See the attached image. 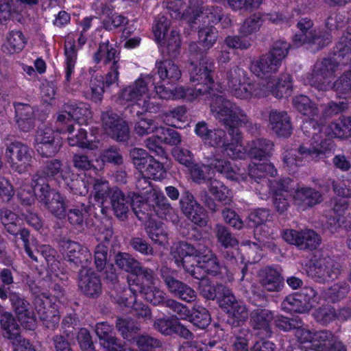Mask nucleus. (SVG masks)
<instances>
[{
	"label": "nucleus",
	"mask_w": 351,
	"mask_h": 351,
	"mask_svg": "<svg viewBox=\"0 0 351 351\" xmlns=\"http://www.w3.org/2000/svg\"><path fill=\"white\" fill-rule=\"evenodd\" d=\"M215 99L210 104V110L216 119L228 130L230 141L226 133L221 129H215L210 134L207 143L213 147H222L228 156L234 159H241L245 156V150L243 146V136L240 127L247 130L253 128L247 116L238 106L210 92Z\"/></svg>",
	"instance_id": "f257e3e1"
},
{
	"label": "nucleus",
	"mask_w": 351,
	"mask_h": 351,
	"mask_svg": "<svg viewBox=\"0 0 351 351\" xmlns=\"http://www.w3.org/2000/svg\"><path fill=\"white\" fill-rule=\"evenodd\" d=\"M206 159V165L195 164L190 167L191 177L197 183L201 184L209 182V180L211 179L207 173L209 168L215 169L217 172L232 180L241 181L244 180L246 178L240 168L232 166L229 161L220 159L216 156H208Z\"/></svg>",
	"instance_id": "f03ea898"
},
{
	"label": "nucleus",
	"mask_w": 351,
	"mask_h": 351,
	"mask_svg": "<svg viewBox=\"0 0 351 351\" xmlns=\"http://www.w3.org/2000/svg\"><path fill=\"white\" fill-rule=\"evenodd\" d=\"M317 131L319 129L314 128L312 136H309L311 139L301 145L298 150L285 151L283 161L288 167L293 169L300 165L304 159L317 160L324 157L323 140Z\"/></svg>",
	"instance_id": "7ed1b4c3"
},
{
	"label": "nucleus",
	"mask_w": 351,
	"mask_h": 351,
	"mask_svg": "<svg viewBox=\"0 0 351 351\" xmlns=\"http://www.w3.org/2000/svg\"><path fill=\"white\" fill-rule=\"evenodd\" d=\"M165 3L167 9L173 12L171 15L175 19L190 17V22L202 23L204 25L215 24L221 19L219 8H199L191 4L189 10H185L181 0H167Z\"/></svg>",
	"instance_id": "20e7f679"
},
{
	"label": "nucleus",
	"mask_w": 351,
	"mask_h": 351,
	"mask_svg": "<svg viewBox=\"0 0 351 351\" xmlns=\"http://www.w3.org/2000/svg\"><path fill=\"white\" fill-rule=\"evenodd\" d=\"M202 251V245L200 244L195 247L186 242H180L171 247V256L178 267H182L195 278H199L197 271L200 267Z\"/></svg>",
	"instance_id": "39448f33"
},
{
	"label": "nucleus",
	"mask_w": 351,
	"mask_h": 351,
	"mask_svg": "<svg viewBox=\"0 0 351 351\" xmlns=\"http://www.w3.org/2000/svg\"><path fill=\"white\" fill-rule=\"evenodd\" d=\"M159 80L151 75H142L135 82V88H147L154 86L160 88L165 85L173 84L181 76L178 66L170 60L160 61L156 64Z\"/></svg>",
	"instance_id": "423d86ee"
},
{
	"label": "nucleus",
	"mask_w": 351,
	"mask_h": 351,
	"mask_svg": "<svg viewBox=\"0 0 351 351\" xmlns=\"http://www.w3.org/2000/svg\"><path fill=\"white\" fill-rule=\"evenodd\" d=\"M251 71L260 79L267 82L269 88H290L292 86L291 77L289 74H282L277 80L273 79L278 66L274 65L269 57L262 56L260 59L252 62Z\"/></svg>",
	"instance_id": "0eeeda50"
},
{
	"label": "nucleus",
	"mask_w": 351,
	"mask_h": 351,
	"mask_svg": "<svg viewBox=\"0 0 351 351\" xmlns=\"http://www.w3.org/2000/svg\"><path fill=\"white\" fill-rule=\"evenodd\" d=\"M341 271L340 265L332 258L318 254L315 256L308 273L317 281L326 282L337 278Z\"/></svg>",
	"instance_id": "6e6552de"
},
{
	"label": "nucleus",
	"mask_w": 351,
	"mask_h": 351,
	"mask_svg": "<svg viewBox=\"0 0 351 351\" xmlns=\"http://www.w3.org/2000/svg\"><path fill=\"white\" fill-rule=\"evenodd\" d=\"M5 157L11 169L19 173L27 171L32 160L28 146L17 141L7 146Z\"/></svg>",
	"instance_id": "1a4fd4ad"
},
{
	"label": "nucleus",
	"mask_w": 351,
	"mask_h": 351,
	"mask_svg": "<svg viewBox=\"0 0 351 351\" xmlns=\"http://www.w3.org/2000/svg\"><path fill=\"white\" fill-rule=\"evenodd\" d=\"M282 237L285 241L297 246L300 250L315 249L321 242L320 237L315 231L310 229L301 231L287 229L283 230Z\"/></svg>",
	"instance_id": "9d476101"
},
{
	"label": "nucleus",
	"mask_w": 351,
	"mask_h": 351,
	"mask_svg": "<svg viewBox=\"0 0 351 351\" xmlns=\"http://www.w3.org/2000/svg\"><path fill=\"white\" fill-rule=\"evenodd\" d=\"M102 126L106 133L111 138L119 141H125L129 137V128L120 117L107 110L101 114Z\"/></svg>",
	"instance_id": "9b49d317"
},
{
	"label": "nucleus",
	"mask_w": 351,
	"mask_h": 351,
	"mask_svg": "<svg viewBox=\"0 0 351 351\" xmlns=\"http://www.w3.org/2000/svg\"><path fill=\"white\" fill-rule=\"evenodd\" d=\"M9 298L21 325L27 330H33L36 319L29 310V303L20 293L15 291L8 293Z\"/></svg>",
	"instance_id": "f8f14e48"
},
{
	"label": "nucleus",
	"mask_w": 351,
	"mask_h": 351,
	"mask_svg": "<svg viewBox=\"0 0 351 351\" xmlns=\"http://www.w3.org/2000/svg\"><path fill=\"white\" fill-rule=\"evenodd\" d=\"M168 27V21L162 18L156 21L153 27V32L156 40L161 46L167 47L169 52H173L180 47V34L175 30H172L169 34Z\"/></svg>",
	"instance_id": "ddd939ff"
},
{
	"label": "nucleus",
	"mask_w": 351,
	"mask_h": 351,
	"mask_svg": "<svg viewBox=\"0 0 351 351\" xmlns=\"http://www.w3.org/2000/svg\"><path fill=\"white\" fill-rule=\"evenodd\" d=\"M319 121H321L320 124H318L317 122L315 123L314 121L305 123L302 126V130L308 136H312V133L314 132V128H319V131H317V132L323 140V145L325 151L326 149L325 146L326 141L324 139L322 134L324 133V134L328 137L340 138H345L344 127H343L341 118L336 121L331 122L327 125H322V117H319Z\"/></svg>",
	"instance_id": "4468645a"
},
{
	"label": "nucleus",
	"mask_w": 351,
	"mask_h": 351,
	"mask_svg": "<svg viewBox=\"0 0 351 351\" xmlns=\"http://www.w3.org/2000/svg\"><path fill=\"white\" fill-rule=\"evenodd\" d=\"M131 291L144 293L156 285V276L150 268L141 266L138 271L128 278Z\"/></svg>",
	"instance_id": "2eb2a0df"
},
{
	"label": "nucleus",
	"mask_w": 351,
	"mask_h": 351,
	"mask_svg": "<svg viewBox=\"0 0 351 351\" xmlns=\"http://www.w3.org/2000/svg\"><path fill=\"white\" fill-rule=\"evenodd\" d=\"M75 36L73 34H69L66 37L64 45L65 56V73L67 81L71 80L74 73L75 66L77 59V49L82 47L86 43L87 38L82 32L77 38V47L75 44Z\"/></svg>",
	"instance_id": "dca6fc26"
},
{
	"label": "nucleus",
	"mask_w": 351,
	"mask_h": 351,
	"mask_svg": "<svg viewBox=\"0 0 351 351\" xmlns=\"http://www.w3.org/2000/svg\"><path fill=\"white\" fill-rule=\"evenodd\" d=\"M291 183V179L287 178L274 180L269 186V189L274 194V205L280 213H284L289 206Z\"/></svg>",
	"instance_id": "f3484780"
},
{
	"label": "nucleus",
	"mask_w": 351,
	"mask_h": 351,
	"mask_svg": "<svg viewBox=\"0 0 351 351\" xmlns=\"http://www.w3.org/2000/svg\"><path fill=\"white\" fill-rule=\"evenodd\" d=\"M312 22L307 19H302L298 23L299 32L294 35L293 38V43L295 46H301L305 43H313L319 47L328 43L329 38L324 39L317 36L315 31L311 29Z\"/></svg>",
	"instance_id": "a211bd4d"
},
{
	"label": "nucleus",
	"mask_w": 351,
	"mask_h": 351,
	"mask_svg": "<svg viewBox=\"0 0 351 351\" xmlns=\"http://www.w3.org/2000/svg\"><path fill=\"white\" fill-rule=\"evenodd\" d=\"M184 215L195 224L201 227L207 224L208 216L205 209L194 199L192 195H186L180 201Z\"/></svg>",
	"instance_id": "6ab92c4d"
},
{
	"label": "nucleus",
	"mask_w": 351,
	"mask_h": 351,
	"mask_svg": "<svg viewBox=\"0 0 351 351\" xmlns=\"http://www.w3.org/2000/svg\"><path fill=\"white\" fill-rule=\"evenodd\" d=\"M311 346L315 351H346L341 341L329 330L314 332Z\"/></svg>",
	"instance_id": "aec40b11"
},
{
	"label": "nucleus",
	"mask_w": 351,
	"mask_h": 351,
	"mask_svg": "<svg viewBox=\"0 0 351 351\" xmlns=\"http://www.w3.org/2000/svg\"><path fill=\"white\" fill-rule=\"evenodd\" d=\"M269 128L278 136L287 138L293 130L291 117L286 111L272 110L269 114Z\"/></svg>",
	"instance_id": "412c9836"
},
{
	"label": "nucleus",
	"mask_w": 351,
	"mask_h": 351,
	"mask_svg": "<svg viewBox=\"0 0 351 351\" xmlns=\"http://www.w3.org/2000/svg\"><path fill=\"white\" fill-rule=\"evenodd\" d=\"M78 286L87 296L98 297L101 293L99 276L91 269H82L80 271Z\"/></svg>",
	"instance_id": "4be33fe9"
},
{
	"label": "nucleus",
	"mask_w": 351,
	"mask_h": 351,
	"mask_svg": "<svg viewBox=\"0 0 351 351\" xmlns=\"http://www.w3.org/2000/svg\"><path fill=\"white\" fill-rule=\"evenodd\" d=\"M199 280L198 282L197 289L199 294L206 300H215L216 298H219V302L223 300L226 297L230 296V289L222 284H212L211 281L207 278H202L199 275Z\"/></svg>",
	"instance_id": "5701e85b"
},
{
	"label": "nucleus",
	"mask_w": 351,
	"mask_h": 351,
	"mask_svg": "<svg viewBox=\"0 0 351 351\" xmlns=\"http://www.w3.org/2000/svg\"><path fill=\"white\" fill-rule=\"evenodd\" d=\"M274 320V313L266 308H256L250 313L251 326L253 329L258 330L260 334L265 336L271 335V325Z\"/></svg>",
	"instance_id": "b1692460"
},
{
	"label": "nucleus",
	"mask_w": 351,
	"mask_h": 351,
	"mask_svg": "<svg viewBox=\"0 0 351 351\" xmlns=\"http://www.w3.org/2000/svg\"><path fill=\"white\" fill-rule=\"evenodd\" d=\"M66 245L68 261L83 269L91 263L92 256L87 247L74 241H68Z\"/></svg>",
	"instance_id": "393cba45"
},
{
	"label": "nucleus",
	"mask_w": 351,
	"mask_h": 351,
	"mask_svg": "<svg viewBox=\"0 0 351 351\" xmlns=\"http://www.w3.org/2000/svg\"><path fill=\"white\" fill-rule=\"evenodd\" d=\"M15 120L18 128L23 132H27L34 127V110L27 104L14 103Z\"/></svg>",
	"instance_id": "a878e982"
},
{
	"label": "nucleus",
	"mask_w": 351,
	"mask_h": 351,
	"mask_svg": "<svg viewBox=\"0 0 351 351\" xmlns=\"http://www.w3.org/2000/svg\"><path fill=\"white\" fill-rule=\"evenodd\" d=\"M249 176L250 178L254 180V182L257 184H261V186H265L266 190L269 188L271 182L267 178L268 175L274 176L276 173V170L274 167L267 162L258 163V164H250L249 165Z\"/></svg>",
	"instance_id": "bb28decb"
},
{
	"label": "nucleus",
	"mask_w": 351,
	"mask_h": 351,
	"mask_svg": "<svg viewBox=\"0 0 351 351\" xmlns=\"http://www.w3.org/2000/svg\"><path fill=\"white\" fill-rule=\"evenodd\" d=\"M94 60L96 62H103L110 64V66H119L120 60L119 51L116 46L112 45L108 40L100 43L97 51L94 54Z\"/></svg>",
	"instance_id": "cd10ccee"
},
{
	"label": "nucleus",
	"mask_w": 351,
	"mask_h": 351,
	"mask_svg": "<svg viewBox=\"0 0 351 351\" xmlns=\"http://www.w3.org/2000/svg\"><path fill=\"white\" fill-rule=\"evenodd\" d=\"M95 332L106 351H116L120 347V341L113 335L112 326L106 322L97 324Z\"/></svg>",
	"instance_id": "c85d7f7f"
},
{
	"label": "nucleus",
	"mask_w": 351,
	"mask_h": 351,
	"mask_svg": "<svg viewBox=\"0 0 351 351\" xmlns=\"http://www.w3.org/2000/svg\"><path fill=\"white\" fill-rule=\"evenodd\" d=\"M274 145V143L269 139L256 138L247 143V149L251 158L263 160L271 156Z\"/></svg>",
	"instance_id": "c756f323"
},
{
	"label": "nucleus",
	"mask_w": 351,
	"mask_h": 351,
	"mask_svg": "<svg viewBox=\"0 0 351 351\" xmlns=\"http://www.w3.org/2000/svg\"><path fill=\"white\" fill-rule=\"evenodd\" d=\"M295 203L304 208L311 207L322 200L321 193L311 187L298 188L293 195Z\"/></svg>",
	"instance_id": "7c9ffc66"
},
{
	"label": "nucleus",
	"mask_w": 351,
	"mask_h": 351,
	"mask_svg": "<svg viewBox=\"0 0 351 351\" xmlns=\"http://www.w3.org/2000/svg\"><path fill=\"white\" fill-rule=\"evenodd\" d=\"M329 65H330V63L328 60L317 62L315 64V71L307 85L311 86H329L334 79L332 69L328 68Z\"/></svg>",
	"instance_id": "2f4dec72"
},
{
	"label": "nucleus",
	"mask_w": 351,
	"mask_h": 351,
	"mask_svg": "<svg viewBox=\"0 0 351 351\" xmlns=\"http://www.w3.org/2000/svg\"><path fill=\"white\" fill-rule=\"evenodd\" d=\"M74 126L72 124L66 127L65 131L68 132V143L71 146H78L82 148H87L91 150L97 149L99 147V142L87 139L86 132L82 128H79L76 134L74 132Z\"/></svg>",
	"instance_id": "473e14b6"
},
{
	"label": "nucleus",
	"mask_w": 351,
	"mask_h": 351,
	"mask_svg": "<svg viewBox=\"0 0 351 351\" xmlns=\"http://www.w3.org/2000/svg\"><path fill=\"white\" fill-rule=\"evenodd\" d=\"M292 103L298 112L311 119L309 122H317V119L320 117H319V109L308 97L303 95L295 96Z\"/></svg>",
	"instance_id": "72a5a7b5"
},
{
	"label": "nucleus",
	"mask_w": 351,
	"mask_h": 351,
	"mask_svg": "<svg viewBox=\"0 0 351 351\" xmlns=\"http://www.w3.org/2000/svg\"><path fill=\"white\" fill-rule=\"evenodd\" d=\"M230 296L232 298H223L220 302V306L228 309V312L230 316H232L237 322H243L248 317V312L246 306L241 302L238 301L233 295L232 291H230Z\"/></svg>",
	"instance_id": "f704fd0d"
},
{
	"label": "nucleus",
	"mask_w": 351,
	"mask_h": 351,
	"mask_svg": "<svg viewBox=\"0 0 351 351\" xmlns=\"http://www.w3.org/2000/svg\"><path fill=\"white\" fill-rule=\"evenodd\" d=\"M178 90V99H182L187 101H193L197 98L202 97L203 99L208 101L209 105L215 100L210 92L215 93V96L224 98L220 89H174Z\"/></svg>",
	"instance_id": "c9c22d12"
},
{
	"label": "nucleus",
	"mask_w": 351,
	"mask_h": 351,
	"mask_svg": "<svg viewBox=\"0 0 351 351\" xmlns=\"http://www.w3.org/2000/svg\"><path fill=\"white\" fill-rule=\"evenodd\" d=\"M110 199L116 217L121 220H125L129 211V197H126L120 189L115 188L112 191Z\"/></svg>",
	"instance_id": "e433bc0d"
},
{
	"label": "nucleus",
	"mask_w": 351,
	"mask_h": 351,
	"mask_svg": "<svg viewBox=\"0 0 351 351\" xmlns=\"http://www.w3.org/2000/svg\"><path fill=\"white\" fill-rule=\"evenodd\" d=\"M260 283L268 291H279L283 285L280 273L272 268H266L261 274Z\"/></svg>",
	"instance_id": "4c0bfd02"
},
{
	"label": "nucleus",
	"mask_w": 351,
	"mask_h": 351,
	"mask_svg": "<svg viewBox=\"0 0 351 351\" xmlns=\"http://www.w3.org/2000/svg\"><path fill=\"white\" fill-rule=\"evenodd\" d=\"M64 109L72 119L81 123H86L91 117V112L87 104L71 102L64 105Z\"/></svg>",
	"instance_id": "58836bf2"
},
{
	"label": "nucleus",
	"mask_w": 351,
	"mask_h": 351,
	"mask_svg": "<svg viewBox=\"0 0 351 351\" xmlns=\"http://www.w3.org/2000/svg\"><path fill=\"white\" fill-rule=\"evenodd\" d=\"M208 191L214 198L224 204L232 201L231 191L220 181L210 179L207 184Z\"/></svg>",
	"instance_id": "ea45409f"
},
{
	"label": "nucleus",
	"mask_w": 351,
	"mask_h": 351,
	"mask_svg": "<svg viewBox=\"0 0 351 351\" xmlns=\"http://www.w3.org/2000/svg\"><path fill=\"white\" fill-rule=\"evenodd\" d=\"M45 205L55 216L60 218L65 215V202L61 195L53 190L47 191L45 195Z\"/></svg>",
	"instance_id": "a19ab883"
},
{
	"label": "nucleus",
	"mask_w": 351,
	"mask_h": 351,
	"mask_svg": "<svg viewBox=\"0 0 351 351\" xmlns=\"http://www.w3.org/2000/svg\"><path fill=\"white\" fill-rule=\"evenodd\" d=\"M149 90L148 95H150L143 99V106L145 107L147 110L152 111V106L155 104L159 105L156 101H152V99H156L158 97L160 99H178V90L174 89H147Z\"/></svg>",
	"instance_id": "79ce46f5"
},
{
	"label": "nucleus",
	"mask_w": 351,
	"mask_h": 351,
	"mask_svg": "<svg viewBox=\"0 0 351 351\" xmlns=\"http://www.w3.org/2000/svg\"><path fill=\"white\" fill-rule=\"evenodd\" d=\"M214 64L212 62L208 61L206 58L201 59L199 62V68L195 69L191 73V79L192 81L202 82L206 85L212 84L213 79L211 77V72L213 70Z\"/></svg>",
	"instance_id": "37998d69"
},
{
	"label": "nucleus",
	"mask_w": 351,
	"mask_h": 351,
	"mask_svg": "<svg viewBox=\"0 0 351 351\" xmlns=\"http://www.w3.org/2000/svg\"><path fill=\"white\" fill-rule=\"evenodd\" d=\"M26 44V40L20 31H11L6 36L3 45L4 51L12 54L21 51Z\"/></svg>",
	"instance_id": "c03bdc74"
},
{
	"label": "nucleus",
	"mask_w": 351,
	"mask_h": 351,
	"mask_svg": "<svg viewBox=\"0 0 351 351\" xmlns=\"http://www.w3.org/2000/svg\"><path fill=\"white\" fill-rule=\"evenodd\" d=\"M200 269H203L208 274L216 275L221 269V265L217 256L208 247L202 245L200 253Z\"/></svg>",
	"instance_id": "a18cd8bd"
},
{
	"label": "nucleus",
	"mask_w": 351,
	"mask_h": 351,
	"mask_svg": "<svg viewBox=\"0 0 351 351\" xmlns=\"http://www.w3.org/2000/svg\"><path fill=\"white\" fill-rule=\"evenodd\" d=\"M168 290L175 297L189 303L194 302L197 298L195 290L178 280Z\"/></svg>",
	"instance_id": "49530a36"
},
{
	"label": "nucleus",
	"mask_w": 351,
	"mask_h": 351,
	"mask_svg": "<svg viewBox=\"0 0 351 351\" xmlns=\"http://www.w3.org/2000/svg\"><path fill=\"white\" fill-rule=\"evenodd\" d=\"M149 237L155 243L165 245L168 243V235L161 223L149 221L146 229Z\"/></svg>",
	"instance_id": "de8ad7c7"
},
{
	"label": "nucleus",
	"mask_w": 351,
	"mask_h": 351,
	"mask_svg": "<svg viewBox=\"0 0 351 351\" xmlns=\"http://www.w3.org/2000/svg\"><path fill=\"white\" fill-rule=\"evenodd\" d=\"M115 263L120 269L130 272L132 275L141 266L137 260L127 253H118L115 256Z\"/></svg>",
	"instance_id": "09e8293b"
},
{
	"label": "nucleus",
	"mask_w": 351,
	"mask_h": 351,
	"mask_svg": "<svg viewBox=\"0 0 351 351\" xmlns=\"http://www.w3.org/2000/svg\"><path fill=\"white\" fill-rule=\"evenodd\" d=\"M0 324L6 332V337L9 339H16L21 334V330L16 320L10 313H4L1 315Z\"/></svg>",
	"instance_id": "8fccbe9b"
},
{
	"label": "nucleus",
	"mask_w": 351,
	"mask_h": 351,
	"mask_svg": "<svg viewBox=\"0 0 351 351\" xmlns=\"http://www.w3.org/2000/svg\"><path fill=\"white\" fill-rule=\"evenodd\" d=\"M153 195L149 201L152 202L153 205L156 206V211L160 217H166L167 215L173 211V208L161 191L154 192Z\"/></svg>",
	"instance_id": "3c124183"
},
{
	"label": "nucleus",
	"mask_w": 351,
	"mask_h": 351,
	"mask_svg": "<svg viewBox=\"0 0 351 351\" xmlns=\"http://www.w3.org/2000/svg\"><path fill=\"white\" fill-rule=\"evenodd\" d=\"M115 188H111L108 182L105 180L96 179L93 185L95 199L103 204L108 198L110 199L112 191Z\"/></svg>",
	"instance_id": "603ef678"
},
{
	"label": "nucleus",
	"mask_w": 351,
	"mask_h": 351,
	"mask_svg": "<svg viewBox=\"0 0 351 351\" xmlns=\"http://www.w3.org/2000/svg\"><path fill=\"white\" fill-rule=\"evenodd\" d=\"M215 234L217 241L224 247H234L238 244V241L228 230L221 224H217L215 228Z\"/></svg>",
	"instance_id": "864d4df0"
},
{
	"label": "nucleus",
	"mask_w": 351,
	"mask_h": 351,
	"mask_svg": "<svg viewBox=\"0 0 351 351\" xmlns=\"http://www.w3.org/2000/svg\"><path fill=\"white\" fill-rule=\"evenodd\" d=\"M302 298L300 293L289 295L282 302V308L289 313H305L306 310L302 302Z\"/></svg>",
	"instance_id": "5fc2aeb1"
},
{
	"label": "nucleus",
	"mask_w": 351,
	"mask_h": 351,
	"mask_svg": "<svg viewBox=\"0 0 351 351\" xmlns=\"http://www.w3.org/2000/svg\"><path fill=\"white\" fill-rule=\"evenodd\" d=\"M290 45L285 41H278L274 43L269 54L265 56L269 57L274 65L278 67L282 60L287 56Z\"/></svg>",
	"instance_id": "6e6d98bb"
},
{
	"label": "nucleus",
	"mask_w": 351,
	"mask_h": 351,
	"mask_svg": "<svg viewBox=\"0 0 351 351\" xmlns=\"http://www.w3.org/2000/svg\"><path fill=\"white\" fill-rule=\"evenodd\" d=\"M348 291L349 285L344 282H340L325 290L324 294L326 299L335 302L344 298Z\"/></svg>",
	"instance_id": "4d7b16f0"
},
{
	"label": "nucleus",
	"mask_w": 351,
	"mask_h": 351,
	"mask_svg": "<svg viewBox=\"0 0 351 351\" xmlns=\"http://www.w3.org/2000/svg\"><path fill=\"white\" fill-rule=\"evenodd\" d=\"M210 315L207 309L204 307H194L191 315V322L199 328L204 329L210 323Z\"/></svg>",
	"instance_id": "13d9d810"
},
{
	"label": "nucleus",
	"mask_w": 351,
	"mask_h": 351,
	"mask_svg": "<svg viewBox=\"0 0 351 351\" xmlns=\"http://www.w3.org/2000/svg\"><path fill=\"white\" fill-rule=\"evenodd\" d=\"M270 218L269 210L266 209H257L250 214V219L255 226L254 233L256 235L261 234L263 228H265V223L269 221Z\"/></svg>",
	"instance_id": "bf43d9fd"
},
{
	"label": "nucleus",
	"mask_w": 351,
	"mask_h": 351,
	"mask_svg": "<svg viewBox=\"0 0 351 351\" xmlns=\"http://www.w3.org/2000/svg\"><path fill=\"white\" fill-rule=\"evenodd\" d=\"M299 293L306 312L315 307L319 302L320 297L312 287H305Z\"/></svg>",
	"instance_id": "052dcab7"
},
{
	"label": "nucleus",
	"mask_w": 351,
	"mask_h": 351,
	"mask_svg": "<svg viewBox=\"0 0 351 351\" xmlns=\"http://www.w3.org/2000/svg\"><path fill=\"white\" fill-rule=\"evenodd\" d=\"M146 165L145 172L149 177L154 180H161L165 177L166 171L162 162L152 156Z\"/></svg>",
	"instance_id": "680f3d73"
},
{
	"label": "nucleus",
	"mask_w": 351,
	"mask_h": 351,
	"mask_svg": "<svg viewBox=\"0 0 351 351\" xmlns=\"http://www.w3.org/2000/svg\"><path fill=\"white\" fill-rule=\"evenodd\" d=\"M165 307L171 309L175 313L177 319H186L191 316V312L188 307L173 299L166 300Z\"/></svg>",
	"instance_id": "e2e57ef3"
},
{
	"label": "nucleus",
	"mask_w": 351,
	"mask_h": 351,
	"mask_svg": "<svg viewBox=\"0 0 351 351\" xmlns=\"http://www.w3.org/2000/svg\"><path fill=\"white\" fill-rule=\"evenodd\" d=\"M0 279L2 282V285H0V298L5 300L8 298V293L12 291L10 287L14 282L11 270L7 268L1 269Z\"/></svg>",
	"instance_id": "0e129e2a"
},
{
	"label": "nucleus",
	"mask_w": 351,
	"mask_h": 351,
	"mask_svg": "<svg viewBox=\"0 0 351 351\" xmlns=\"http://www.w3.org/2000/svg\"><path fill=\"white\" fill-rule=\"evenodd\" d=\"M130 157L136 169L142 170L152 156H149L145 149L135 147L130 152Z\"/></svg>",
	"instance_id": "69168bd1"
},
{
	"label": "nucleus",
	"mask_w": 351,
	"mask_h": 351,
	"mask_svg": "<svg viewBox=\"0 0 351 351\" xmlns=\"http://www.w3.org/2000/svg\"><path fill=\"white\" fill-rule=\"evenodd\" d=\"M142 294H143L147 301L154 305L162 304L165 306V301L169 298L167 297L166 293L163 291L158 289L156 285Z\"/></svg>",
	"instance_id": "338daca9"
},
{
	"label": "nucleus",
	"mask_w": 351,
	"mask_h": 351,
	"mask_svg": "<svg viewBox=\"0 0 351 351\" xmlns=\"http://www.w3.org/2000/svg\"><path fill=\"white\" fill-rule=\"evenodd\" d=\"M136 341L138 351H152L153 349L160 348L162 345L158 339L148 335L137 337Z\"/></svg>",
	"instance_id": "774afa93"
}]
</instances>
